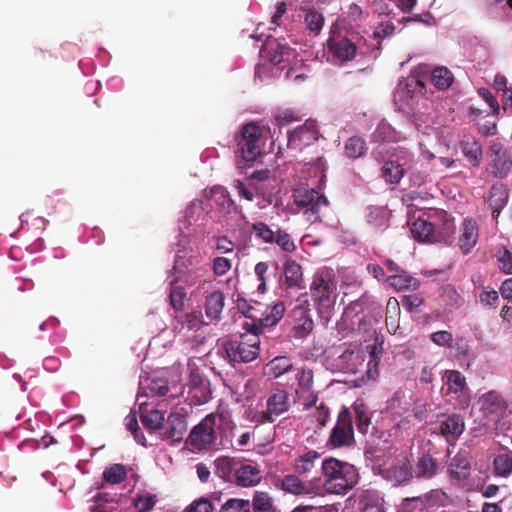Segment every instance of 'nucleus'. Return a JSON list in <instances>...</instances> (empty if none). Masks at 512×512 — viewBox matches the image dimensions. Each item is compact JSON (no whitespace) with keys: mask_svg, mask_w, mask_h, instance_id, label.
Segmentation results:
<instances>
[{"mask_svg":"<svg viewBox=\"0 0 512 512\" xmlns=\"http://www.w3.org/2000/svg\"><path fill=\"white\" fill-rule=\"evenodd\" d=\"M284 278L288 288H304L302 267L295 260L289 259L285 262Z\"/></svg>","mask_w":512,"mask_h":512,"instance_id":"23","label":"nucleus"},{"mask_svg":"<svg viewBox=\"0 0 512 512\" xmlns=\"http://www.w3.org/2000/svg\"><path fill=\"white\" fill-rule=\"evenodd\" d=\"M305 24L307 29L311 32L315 33V35L319 34L324 25V17L321 13L316 10H310L307 12L305 16Z\"/></svg>","mask_w":512,"mask_h":512,"instance_id":"49","label":"nucleus"},{"mask_svg":"<svg viewBox=\"0 0 512 512\" xmlns=\"http://www.w3.org/2000/svg\"><path fill=\"white\" fill-rule=\"evenodd\" d=\"M441 300L450 308H459L463 305L464 299L451 284H445L440 288Z\"/></svg>","mask_w":512,"mask_h":512,"instance_id":"36","label":"nucleus"},{"mask_svg":"<svg viewBox=\"0 0 512 512\" xmlns=\"http://www.w3.org/2000/svg\"><path fill=\"white\" fill-rule=\"evenodd\" d=\"M148 389L153 395L165 396L169 391L168 381L164 378H154L150 381Z\"/></svg>","mask_w":512,"mask_h":512,"instance_id":"54","label":"nucleus"},{"mask_svg":"<svg viewBox=\"0 0 512 512\" xmlns=\"http://www.w3.org/2000/svg\"><path fill=\"white\" fill-rule=\"evenodd\" d=\"M291 407L289 394L284 389H275L267 398L266 410L254 415L259 424L273 423L277 417L289 411Z\"/></svg>","mask_w":512,"mask_h":512,"instance_id":"8","label":"nucleus"},{"mask_svg":"<svg viewBox=\"0 0 512 512\" xmlns=\"http://www.w3.org/2000/svg\"><path fill=\"white\" fill-rule=\"evenodd\" d=\"M265 50L270 62L274 65L280 64L292 54V49L288 45L279 43L275 39L268 40Z\"/></svg>","mask_w":512,"mask_h":512,"instance_id":"25","label":"nucleus"},{"mask_svg":"<svg viewBox=\"0 0 512 512\" xmlns=\"http://www.w3.org/2000/svg\"><path fill=\"white\" fill-rule=\"evenodd\" d=\"M232 267L231 261L226 257H215L213 259V272L217 276L225 275Z\"/></svg>","mask_w":512,"mask_h":512,"instance_id":"57","label":"nucleus"},{"mask_svg":"<svg viewBox=\"0 0 512 512\" xmlns=\"http://www.w3.org/2000/svg\"><path fill=\"white\" fill-rule=\"evenodd\" d=\"M238 307L245 315V317L252 319V322L246 321L243 323V329H245L247 333H257V336L259 337V333L261 332L262 328H264V326L260 325V318H257L256 314L253 313L254 308L248 306L245 310L240 300L238 301Z\"/></svg>","mask_w":512,"mask_h":512,"instance_id":"44","label":"nucleus"},{"mask_svg":"<svg viewBox=\"0 0 512 512\" xmlns=\"http://www.w3.org/2000/svg\"><path fill=\"white\" fill-rule=\"evenodd\" d=\"M220 512H251L250 501L240 498H230L222 504Z\"/></svg>","mask_w":512,"mask_h":512,"instance_id":"48","label":"nucleus"},{"mask_svg":"<svg viewBox=\"0 0 512 512\" xmlns=\"http://www.w3.org/2000/svg\"><path fill=\"white\" fill-rule=\"evenodd\" d=\"M310 295L319 308L334 305L337 296V281L331 270L328 268L317 270L310 284Z\"/></svg>","mask_w":512,"mask_h":512,"instance_id":"4","label":"nucleus"},{"mask_svg":"<svg viewBox=\"0 0 512 512\" xmlns=\"http://www.w3.org/2000/svg\"><path fill=\"white\" fill-rule=\"evenodd\" d=\"M225 306V296L220 291H214L205 298V314L210 321H218L221 318Z\"/></svg>","mask_w":512,"mask_h":512,"instance_id":"20","label":"nucleus"},{"mask_svg":"<svg viewBox=\"0 0 512 512\" xmlns=\"http://www.w3.org/2000/svg\"><path fill=\"white\" fill-rule=\"evenodd\" d=\"M443 379L447 386V394H460L467 387L465 376L457 370H446L444 372Z\"/></svg>","mask_w":512,"mask_h":512,"instance_id":"28","label":"nucleus"},{"mask_svg":"<svg viewBox=\"0 0 512 512\" xmlns=\"http://www.w3.org/2000/svg\"><path fill=\"white\" fill-rule=\"evenodd\" d=\"M321 470L324 476L322 488L329 494L344 495L358 482L354 465L329 457L323 460Z\"/></svg>","mask_w":512,"mask_h":512,"instance_id":"1","label":"nucleus"},{"mask_svg":"<svg viewBox=\"0 0 512 512\" xmlns=\"http://www.w3.org/2000/svg\"><path fill=\"white\" fill-rule=\"evenodd\" d=\"M174 318L182 327H186L188 330L198 329L204 323L203 315L200 310L191 311L184 316L175 315Z\"/></svg>","mask_w":512,"mask_h":512,"instance_id":"41","label":"nucleus"},{"mask_svg":"<svg viewBox=\"0 0 512 512\" xmlns=\"http://www.w3.org/2000/svg\"><path fill=\"white\" fill-rule=\"evenodd\" d=\"M294 316V336L297 338L307 337L314 328V322L308 311L302 307H296L293 310Z\"/></svg>","mask_w":512,"mask_h":512,"instance_id":"19","label":"nucleus"},{"mask_svg":"<svg viewBox=\"0 0 512 512\" xmlns=\"http://www.w3.org/2000/svg\"><path fill=\"white\" fill-rule=\"evenodd\" d=\"M478 94L491 107L493 114L498 115L500 112V105L497 99L492 95V93L486 88H480L478 90Z\"/></svg>","mask_w":512,"mask_h":512,"instance_id":"61","label":"nucleus"},{"mask_svg":"<svg viewBox=\"0 0 512 512\" xmlns=\"http://www.w3.org/2000/svg\"><path fill=\"white\" fill-rule=\"evenodd\" d=\"M478 298L479 302L483 306L497 308L499 302V294L495 289L490 287H483Z\"/></svg>","mask_w":512,"mask_h":512,"instance_id":"52","label":"nucleus"},{"mask_svg":"<svg viewBox=\"0 0 512 512\" xmlns=\"http://www.w3.org/2000/svg\"><path fill=\"white\" fill-rule=\"evenodd\" d=\"M381 174L387 183L398 184L404 176V169L395 161H386L381 168Z\"/></svg>","mask_w":512,"mask_h":512,"instance_id":"35","label":"nucleus"},{"mask_svg":"<svg viewBox=\"0 0 512 512\" xmlns=\"http://www.w3.org/2000/svg\"><path fill=\"white\" fill-rule=\"evenodd\" d=\"M320 458L317 451L309 450L295 460L294 469L299 475L310 473L315 468L316 461Z\"/></svg>","mask_w":512,"mask_h":512,"instance_id":"32","label":"nucleus"},{"mask_svg":"<svg viewBox=\"0 0 512 512\" xmlns=\"http://www.w3.org/2000/svg\"><path fill=\"white\" fill-rule=\"evenodd\" d=\"M215 473L223 480H230L232 475L235 476L237 462L234 458L228 456L218 457L215 461Z\"/></svg>","mask_w":512,"mask_h":512,"instance_id":"30","label":"nucleus"},{"mask_svg":"<svg viewBox=\"0 0 512 512\" xmlns=\"http://www.w3.org/2000/svg\"><path fill=\"white\" fill-rule=\"evenodd\" d=\"M461 149L463 153L471 160L475 162V165L479 163V159L482 156L481 147L477 142L468 140H463L461 142Z\"/></svg>","mask_w":512,"mask_h":512,"instance_id":"51","label":"nucleus"},{"mask_svg":"<svg viewBox=\"0 0 512 512\" xmlns=\"http://www.w3.org/2000/svg\"><path fill=\"white\" fill-rule=\"evenodd\" d=\"M368 150L365 139L360 136H352L347 139L344 145L345 155L351 159H357L366 154Z\"/></svg>","mask_w":512,"mask_h":512,"instance_id":"33","label":"nucleus"},{"mask_svg":"<svg viewBox=\"0 0 512 512\" xmlns=\"http://www.w3.org/2000/svg\"><path fill=\"white\" fill-rule=\"evenodd\" d=\"M495 258L500 271L512 274V253L505 246H499L496 249Z\"/></svg>","mask_w":512,"mask_h":512,"instance_id":"46","label":"nucleus"},{"mask_svg":"<svg viewBox=\"0 0 512 512\" xmlns=\"http://www.w3.org/2000/svg\"><path fill=\"white\" fill-rule=\"evenodd\" d=\"M401 302L404 309L412 312L423 303V298L417 294L405 295Z\"/></svg>","mask_w":512,"mask_h":512,"instance_id":"63","label":"nucleus"},{"mask_svg":"<svg viewBox=\"0 0 512 512\" xmlns=\"http://www.w3.org/2000/svg\"><path fill=\"white\" fill-rule=\"evenodd\" d=\"M213 505L206 498L193 501L184 512H212Z\"/></svg>","mask_w":512,"mask_h":512,"instance_id":"58","label":"nucleus"},{"mask_svg":"<svg viewBox=\"0 0 512 512\" xmlns=\"http://www.w3.org/2000/svg\"><path fill=\"white\" fill-rule=\"evenodd\" d=\"M251 511L253 512H269L276 511L273 498L265 491H256L250 502Z\"/></svg>","mask_w":512,"mask_h":512,"instance_id":"34","label":"nucleus"},{"mask_svg":"<svg viewBox=\"0 0 512 512\" xmlns=\"http://www.w3.org/2000/svg\"><path fill=\"white\" fill-rule=\"evenodd\" d=\"M261 471L251 464H243L235 470V483L241 487H252L260 483Z\"/></svg>","mask_w":512,"mask_h":512,"instance_id":"18","label":"nucleus"},{"mask_svg":"<svg viewBox=\"0 0 512 512\" xmlns=\"http://www.w3.org/2000/svg\"><path fill=\"white\" fill-rule=\"evenodd\" d=\"M464 419L459 414H451L440 424V432L447 440L457 439L464 431Z\"/></svg>","mask_w":512,"mask_h":512,"instance_id":"21","label":"nucleus"},{"mask_svg":"<svg viewBox=\"0 0 512 512\" xmlns=\"http://www.w3.org/2000/svg\"><path fill=\"white\" fill-rule=\"evenodd\" d=\"M217 417L222 418L223 414H208L199 424L192 428L186 439V444L192 450H208L215 443L217 439L215 431Z\"/></svg>","mask_w":512,"mask_h":512,"instance_id":"6","label":"nucleus"},{"mask_svg":"<svg viewBox=\"0 0 512 512\" xmlns=\"http://www.w3.org/2000/svg\"><path fill=\"white\" fill-rule=\"evenodd\" d=\"M431 340L438 346H451L453 336L449 331L441 330L431 335Z\"/></svg>","mask_w":512,"mask_h":512,"instance_id":"62","label":"nucleus"},{"mask_svg":"<svg viewBox=\"0 0 512 512\" xmlns=\"http://www.w3.org/2000/svg\"><path fill=\"white\" fill-rule=\"evenodd\" d=\"M479 228L477 222L472 218L465 219L460 228L458 245L464 254H468L477 244Z\"/></svg>","mask_w":512,"mask_h":512,"instance_id":"14","label":"nucleus"},{"mask_svg":"<svg viewBox=\"0 0 512 512\" xmlns=\"http://www.w3.org/2000/svg\"><path fill=\"white\" fill-rule=\"evenodd\" d=\"M286 307L283 302L278 301L272 306H268L260 318V325L264 327H272L276 325L284 316Z\"/></svg>","mask_w":512,"mask_h":512,"instance_id":"31","label":"nucleus"},{"mask_svg":"<svg viewBox=\"0 0 512 512\" xmlns=\"http://www.w3.org/2000/svg\"><path fill=\"white\" fill-rule=\"evenodd\" d=\"M141 421L146 428L154 431L163 428L166 420L162 412L152 409L141 415Z\"/></svg>","mask_w":512,"mask_h":512,"instance_id":"42","label":"nucleus"},{"mask_svg":"<svg viewBox=\"0 0 512 512\" xmlns=\"http://www.w3.org/2000/svg\"><path fill=\"white\" fill-rule=\"evenodd\" d=\"M390 477L398 485H406L413 478V469L410 461L404 459L389 469Z\"/></svg>","mask_w":512,"mask_h":512,"instance_id":"26","label":"nucleus"},{"mask_svg":"<svg viewBox=\"0 0 512 512\" xmlns=\"http://www.w3.org/2000/svg\"><path fill=\"white\" fill-rule=\"evenodd\" d=\"M269 265L266 262H258L255 265V274L260 282L258 285V292L264 293L266 291V273L268 272Z\"/></svg>","mask_w":512,"mask_h":512,"instance_id":"56","label":"nucleus"},{"mask_svg":"<svg viewBox=\"0 0 512 512\" xmlns=\"http://www.w3.org/2000/svg\"><path fill=\"white\" fill-rule=\"evenodd\" d=\"M262 131L255 123H247L242 126L238 135L235 136L236 165L239 169L245 168L244 163H252L262 154L260 145Z\"/></svg>","mask_w":512,"mask_h":512,"instance_id":"2","label":"nucleus"},{"mask_svg":"<svg viewBox=\"0 0 512 512\" xmlns=\"http://www.w3.org/2000/svg\"><path fill=\"white\" fill-rule=\"evenodd\" d=\"M163 440L180 443L188 429L186 414L180 411L171 412L164 424Z\"/></svg>","mask_w":512,"mask_h":512,"instance_id":"12","label":"nucleus"},{"mask_svg":"<svg viewBox=\"0 0 512 512\" xmlns=\"http://www.w3.org/2000/svg\"><path fill=\"white\" fill-rule=\"evenodd\" d=\"M299 399L303 401V409L308 410L316 405L318 401V393L314 389L308 391H297Z\"/></svg>","mask_w":512,"mask_h":512,"instance_id":"55","label":"nucleus"},{"mask_svg":"<svg viewBox=\"0 0 512 512\" xmlns=\"http://www.w3.org/2000/svg\"><path fill=\"white\" fill-rule=\"evenodd\" d=\"M362 512H385L383 507V499L379 497L366 498Z\"/></svg>","mask_w":512,"mask_h":512,"instance_id":"59","label":"nucleus"},{"mask_svg":"<svg viewBox=\"0 0 512 512\" xmlns=\"http://www.w3.org/2000/svg\"><path fill=\"white\" fill-rule=\"evenodd\" d=\"M298 380V391H308L314 386V374L311 369L303 368L296 375Z\"/></svg>","mask_w":512,"mask_h":512,"instance_id":"53","label":"nucleus"},{"mask_svg":"<svg viewBox=\"0 0 512 512\" xmlns=\"http://www.w3.org/2000/svg\"><path fill=\"white\" fill-rule=\"evenodd\" d=\"M275 120L279 125L284 126L297 121V117L291 110H281L277 112Z\"/></svg>","mask_w":512,"mask_h":512,"instance_id":"64","label":"nucleus"},{"mask_svg":"<svg viewBox=\"0 0 512 512\" xmlns=\"http://www.w3.org/2000/svg\"><path fill=\"white\" fill-rule=\"evenodd\" d=\"M213 197L215 199L216 205L219 206L222 211L229 213L232 209L235 208V203L227 190L219 188L213 191Z\"/></svg>","mask_w":512,"mask_h":512,"instance_id":"50","label":"nucleus"},{"mask_svg":"<svg viewBox=\"0 0 512 512\" xmlns=\"http://www.w3.org/2000/svg\"><path fill=\"white\" fill-rule=\"evenodd\" d=\"M445 493L440 489L418 496L403 499L398 512H434L444 505Z\"/></svg>","mask_w":512,"mask_h":512,"instance_id":"10","label":"nucleus"},{"mask_svg":"<svg viewBox=\"0 0 512 512\" xmlns=\"http://www.w3.org/2000/svg\"><path fill=\"white\" fill-rule=\"evenodd\" d=\"M329 51L335 60L344 63L355 58L357 47L350 39L342 37L329 41Z\"/></svg>","mask_w":512,"mask_h":512,"instance_id":"15","label":"nucleus"},{"mask_svg":"<svg viewBox=\"0 0 512 512\" xmlns=\"http://www.w3.org/2000/svg\"><path fill=\"white\" fill-rule=\"evenodd\" d=\"M489 153L492 158L489 164L490 172L497 178H505L512 167V160L507 150L502 143L495 142L490 146Z\"/></svg>","mask_w":512,"mask_h":512,"instance_id":"13","label":"nucleus"},{"mask_svg":"<svg viewBox=\"0 0 512 512\" xmlns=\"http://www.w3.org/2000/svg\"><path fill=\"white\" fill-rule=\"evenodd\" d=\"M259 344L257 333H245L239 338L226 341L223 347L230 363H248L259 355Z\"/></svg>","mask_w":512,"mask_h":512,"instance_id":"3","label":"nucleus"},{"mask_svg":"<svg viewBox=\"0 0 512 512\" xmlns=\"http://www.w3.org/2000/svg\"><path fill=\"white\" fill-rule=\"evenodd\" d=\"M318 138L319 131L315 121L307 120L288 133V145L293 149H302L316 142Z\"/></svg>","mask_w":512,"mask_h":512,"instance_id":"11","label":"nucleus"},{"mask_svg":"<svg viewBox=\"0 0 512 512\" xmlns=\"http://www.w3.org/2000/svg\"><path fill=\"white\" fill-rule=\"evenodd\" d=\"M252 232L255 237L265 244H273L275 230H273L267 223L263 221H257L252 224Z\"/></svg>","mask_w":512,"mask_h":512,"instance_id":"43","label":"nucleus"},{"mask_svg":"<svg viewBox=\"0 0 512 512\" xmlns=\"http://www.w3.org/2000/svg\"><path fill=\"white\" fill-rule=\"evenodd\" d=\"M354 419L359 433L366 435L370 428L375 430L372 425V413L369 408L363 403H354L353 405Z\"/></svg>","mask_w":512,"mask_h":512,"instance_id":"24","label":"nucleus"},{"mask_svg":"<svg viewBox=\"0 0 512 512\" xmlns=\"http://www.w3.org/2000/svg\"><path fill=\"white\" fill-rule=\"evenodd\" d=\"M495 474L507 477L512 473V456L510 454H499L493 460Z\"/></svg>","mask_w":512,"mask_h":512,"instance_id":"45","label":"nucleus"},{"mask_svg":"<svg viewBox=\"0 0 512 512\" xmlns=\"http://www.w3.org/2000/svg\"><path fill=\"white\" fill-rule=\"evenodd\" d=\"M273 244H277L284 252L292 253L296 250V244L289 233L277 227Z\"/></svg>","mask_w":512,"mask_h":512,"instance_id":"47","label":"nucleus"},{"mask_svg":"<svg viewBox=\"0 0 512 512\" xmlns=\"http://www.w3.org/2000/svg\"><path fill=\"white\" fill-rule=\"evenodd\" d=\"M508 197V189L504 184L496 183L491 186L487 197V203L492 209V216L494 219H498L501 210L508 202Z\"/></svg>","mask_w":512,"mask_h":512,"instance_id":"17","label":"nucleus"},{"mask_svg":"<svg viewBox=\"0 0 512 512\" xmlns=\"http://www.w3.org/2000/svg\"><path fill=\"white\" fill-rule=\"evenodd\" d=\"M455 225L452 220H447L441 228L426 219L418 218L411 226V233L415 240L425 243H447L454 233Z\"/></svg>","mask_w":512,"mask_h":512,"instance_id":"5","label":"nucleus"},{"mask_svg":"<svg viewBox=\"0 0 512 512\" xmlns=\"http://www.w3.org/2000/svg\"><path fill=\"white\" fill-rule=\"evenodd\" d=\"M280 488L293 495L310 494L312 488L307 487L295 474L284 476L280 481Z\"/></svg>","mask_w":512,"mask_h":512,"instance_id":"29","label":"nucleus"},{"mask_svg":"<svg viewBox=\"0 0 512 512\" xmlns=\"http://www.w3.org/2000/svg\"><path fill=\"white\" fill-rule=\"evenodd\" d=\"M394 31L395 26L392 22H382L376 27L375 31L373 32V36L376 39H383L393 35Z\"/></svg>","mask_w":512,"mask_h":512,"instance_id":"60","label":"nucleus"},{"mask_svg":"<svg viewBox=\"0 0 512 512\" xmlns=\"http://www.w3.org/2000/svg\"><path fill=\"white\" fill-rule=\"evenodd\" d=\"M482 410L488 413H496L503 408L504 402L501 396L495 391L485 393L481 399Z\"/></svg>","mask_w":512,"mask_h":512,"instance_id":"38","label":"nucleus"},{"mask_svg":"<svg viewBox=\"0 0 512 512\" xmlns=\"http://www.w3.org/2000/svg\"><path fill=\"white\" fill-rule=\"evenodd\" d=\"M438 469V464L434 458L428 454H424L418 458L414 468L416 478H432Z\"/></svg>","mask_w":512,"mask_h":512,"instance_id":"27","label":"nucleus"},{"mask_svg":"<svg viewBox=\"0 0 512 512\" xmlns=\"http://www.w3.org/2000/svg\"><path fill=\"white\" fill-rule=\"evenodd\" d=\"M354 443L353 420L350 411L345 408L339 412L335 426L330 432L327 445L331 448L351 446Z\"/></svg>","mask_w":512,"mask_h":512,"instance_id":"9","label":"nucleus"},{"mask_svg":"<svg viewBox=\"0 0 512 512\" xmlns=\"http://www.w3.org/2000/svg\"><path fill=\"white\" fill-rule=\"evenodd\" d=\"M448 472L451 478L462 481L471 474V464L466 451L458 452L450 461Z\"/></svg>","mask_w":512,"mask_h":512,"instance_id":"16","label":"nucleus"},{"mask_svg":"<svg viewBox=\"0 0 512 512\" xmlns=\"http://www.w3.org/2000/svg\"><path fill=\"white\" fill-rule=\"evenodd\" d=\"M294 202L297 206L307 208L305 215L312 222L321 221V210L328 206V200L319 192L311 189H296L293 193Z\"/></svg>","mask_w":512,"mask_h":512,"instance_id":"7","label":"nucleus"},{"mask_svg":"<svg viewBox=\"0 0 512 512\" xmlns=\"http://www.w3.org/2000/svg\"><path fill=\"white\" fill-rule=\"evenodd\" d=\"M453 74L446 67H437L433 70L431 81L438 89H447L453 82Z\"/></svg>","mask_w":512,"mask_h":512,"instance_id":"39","label":"nucleus"},{"mask_svg":"<svg viewBox=\"0 0 512 512\" xmlns=\"http://www.w3.org/2000/svg\"><path fill=\"white\" fill-rule=\"evenodd\" d=\"M126 477L127 471L122 464H112L103 472V479L109 484H120L125 481Z\"/></svg>","mask_w":512,"mask_h":512,"instance_id":"40","label":"nucleus"},{"mask_svg":"<svg viewBox=\"0 0 512 512\" xmlns=\"http://www.w3.org/2000/svg\"><path fill=\"white\" fill-rule=\"evenodd\" d=\"M186 295L185 288L178 285L175 279L170 281L169 303L176 312L182 310Z\"/></svg>","mask_w":512,"mask_h":512,"instance_id":"37","label":"nucleus"},{"mask_svg":"<svg viewBox=\"0 0 512 512\" xmlns=\"http://www.w3.org/2000/svg\"><path fill=\"white\" fill-rule=\"evenodd\" d=\"M386 282L396 291L416 290L420 285V282L404 269L388 276Z\"/></svg>","mask_w":512,"mask_h":512,"instance_id":"22","label":"nucleus"}]
</instances>
